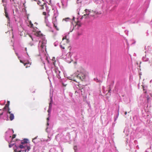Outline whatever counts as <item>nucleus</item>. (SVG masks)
Wrapping results in <instances>:
<instances>
[{"label": "nucleus", "mask_w": 152, "mask_h": 152, "mask_svg": "<svg viewBox=\"0 0 152 152\" xmlns=\"http://www.w3.org/2000/svg\"><path fill=\"white\" fill-rule=\"evenodd\" d=\"M34 0V1H37V0Z\"/></svg>", "instance_id": "3c124183"}, {"label": "nucleus", "mask_w": 152, "mask_h": 152, "mask_svg": "<svg viewBox=\"0 0 152 152\" xmlns=\"http://www.w3.org/2000/svg\"><path fill=\"white\" fill-rule=\"evenodd\" d=\"M66 37L65 38H63V39H66Z\"/></svg>", "instance_id": "603ef678"}, {"label": "nucleus", "mask_w": 152, "mask_h": 152, "mask_svg": "<svg viewBox=\"0 0 152 152\" xmlns=\"http://www.w3.org/2000/svg\"><path fill=\"white\" fill-rule=\"evenodd\" d=\"M58 41H56L54 43V45L55 46H57L58 45Z\"/></svg>", "instance_id": "a878e982"}, {"label": "nucleus", "mask_w": 152, "mask_h": 152, "mask_svg": "<svg viewBox=\"0 0 152 152\" xmlns=\"http://www.w3.org/2000/svg\"><path fill=\"white\" fill-rule=\"evenodd\" d=\"M29 44L31 46H32V45H34V44L33 43H32L31 42Z\"/></svg>", "instance_id": "ea45409f"}, {"label": "nucleus", "mask_w": 152, "mask_h": 152, "mask_svg": "<svg viewBox=\"0 0 152 152\" xmlns=\"http://www.w3.org/2000/svg\"><path fill=\"white\" fill-rule=\"evenodd\" d=\"M111 91V89H109L108 90V92H110Z\"/></svg>", "instance_id": "de8ad7c7"}, {"label": "nucleus", "mask_w": 152, "mask_h": 152, "mask_svg": "<svg viewBox=\"0 0 152 152\" xmlns=\"http://www.w3.org/2000/svg\"><path fill=\"white\" fill-rule=\"evenodd\" d=\"M3 114V113H1V114H0V116L1 115H2Z\"/></svg>", "instance_id": "09e8293b"}, {"label": "nucleus", "mask_w": 152, "mask_h": 152, "mask_svg": "<svg viewBox=\"0 0 152 152\" xmlns=\"http://www.w3.org/2000/svg\"><path fill=\"white\" fill-rule=\"evenodd\" d=\"M43 14L44 15H45V16H46V14H47V13L46 12H43Z\"/></svg>", "instance_id": "e433bc0d"}, {"label": "nucleus", "mask_w": 152, "mask_h": 152, "mask_svg": "<svg viewBox=\"0 0 152 152\" xmlns=\"http://www.w3.org/2000/svg\"><path fill=\"white\" fill-rule=\"evenodd\" d=\"M148 149H147V150L145 151V152H149V151H148Z\"/></svg>", "instance_id": "a18cd8bd"}, {"label": "nucleus", "mask_w": 152, "mask_h": 152, "mask_svg": "<svg viewBox=\"0 0 152 152\" xmlns=\"http://www.w3.org/2000/svg\"><path fill=\"white\" fill-rule=\"evenodd\" d=\"M70 19L69 18H66L65 19H63V20H64L65 21H68L69 20H70Z\"/></svg>", "instance_id": "bb28decb"}, {"label": "nucleus", "mask_w": 152, "mask_h": 152, "mask_svg": "<svg viewBox=\"0 0 152 152\" xmlns=\"http://www.w3.org/2000/svg\"><path fill=\"white\" fill-rule=\"evenodd\" d=\"M9 115V118L10 121H12L14 118V115L13 114L11 113V112H9L8 114Z\"/></svg>", "instance_id": "2eb2a0df"}, {"label": "nucleus", "mask_w": 152, "mask_h": 152, "mask_svg": "<svg viewBox=\"0 0 152 152\" xmlns=\"http://www.w3.org/2000/svg\"><path fill=\"white\" fill-rule=\"evenodd\" d=\"M8 115H7V117H6V118H7V119H6L7 120H8Z\"/></svg>", "instance_id": "79ce46f5"}, {"label": "nucleus", "mask_w": 152, "mask_h": 152, "mask_svg": "<svg viewBox=\"0 0 152 152\" xmlns=\"http://www.w3.org/2000/svg\"><path fill=\"white\" fill-rule=\"evenodd\" d=\"M46 9L47 10L48 9V8L46 6Z\"/></svg>", "instance_id": "c03bdc74"}, {"label": "nucleus", "mask_w": 152, "mask_h": 152, "mask_svg": "<svg viewBox=\"0 0 152 152\" xmlns=\"http://www.w3.org/2000/svg\"><path fill=\"white\" fill-rule=\"evenodd\" d=\"M45 23L46 26L48 27H50V24L49 22L48 19V17L46 16H45Z\"/></svg>", "instance_id": "4468645a"}, {"label": "nucleus", "mask_w": 152, "mask_h": 152, "mask_svg": "<svg viewBox=\"0 0 152 152\" xmlns=\"http://www.w3.org/2000/svg\"><path fill=\"white\" fill-rule=\"evenodd\" d=\"M87 77V73L84 71L79 72L78 71L70 76L67 77V79L73 80L77 82V79H79L82 81H85Z\"/></svg>", "instance_id": "f03ea898"}, {"label": "nucleus", "mask_w": 152, "mask_h": 152, "mask_svg": "<svg viewBox=\"0 0 152 152\" xmlns=\"http://www.w3.org/2000/svg\"><path fill=\"white\" fill-rule=\"evenodd\" d=\"M124 132L126 136H128L129 134V131L128 127L125 128Z\"/></svg>", "instance_id": "dca6fc26"}, {"label": "nucleus", "mask_w": 152, "mask_h": 152, "mask_svg": "<svg viewBox=\"0 0 152 152\" xmlns=\"http://www.w3.org/2000/svg\"><path fill=\"white\" fill-rule=\"evenodd\" d=\"M74 150H75V152H76V151L77 150V146H75L74 148Z\"/></svg>", "instance_id": "2f4dec72"}, {"label": "nucleus", "mask_w": 152, "mask_h": 152, "mask_svg": "<svg viewBox=\"0 0 152 152\" xmlns=\"http://www.w3.org/2000/svg\"><path fill=\"white\" fill-rule=\"evenodd\" d=\"M81 2H82L81 0H77V4H79L80 6L81 5Z\"/></svg>", "instance_id": "393cba45"}, {"label": "nucleus", "mask_w": 152, "mask_h": 152, "mask_svg": "<svg viewBox=\"0 0 152 152\" xmlns=\"http://www.w3.org/2000/svg\"><path fill=\"white\" fill-rule=\"evenodd\" d=\"M50 102L49 103V108L48 110V115H49L50 113L51 112V109H52V104L53 103V100L52 96H51V95H50Z\"/></svg>", "instance_id": "9d476101"}, {"label": "nucleus", "mask_w": 152, "mask_h": 152, "mask_svg": "<svg viewBox=\"0 0 152 152\" xmlns=\"http://www.w3.org/2000/svg\"><path fill=\"white\" fill-rule=\"evenodd\" d=\"M141 112L142 116L145 119L150 118L152 117L150 112L148 111L146 112L145 109H144V108L141 109Z\"/></svg>", "instance_id": "0eeeda50"}, {"label": "nucleus", "mask_w": 152, "mask_h": 152, "mask_svg": "<svg viewBox=\"0 0 152 152\" xmlns=\"http://www.w3.org/2000/svg\"><path fill=\"white\" fill-rule=\"evenodd\" d=\"M127 114V112H125V115H126Z\"/></svg>", "instance_id": "49530a36"}, {"label": "nucleus", "mask_w": 152, "mask_h": 152, "mask_svg": "<svg viewBox=\"0 0 152 152\" xmlns=\"http://www.w3.org/2000/svg\"><path fill=\"white\" fill-rule=\"evenodd\" d=\"M14 133V131L12 129H9L6 132V140L8 142L11 141V142L13 141V139L16 136L15 134H13Z\"/></svg>", "instance_id": "20e7f679"}, {"label": "nucleus", "mask_w": 152, "mask_h": 152, "mask_svg": "<svg viewBox=\"0 0 152 152\" xmlns=\"http://www.w3.org/2000/svg\"><path fill=\"white\" fill-rule=\"evenodd\" d=\"M150 82L151 83H152V79L150 81Z\"/></svg>", "instance_id": "8fccbe9b"}, {"label": "nucleus", "mask_w": 152, "mask_h": 152, "mask_svg": "<svg viewBox=\"0 0 152 152\" xmlns=\"http://www.w3.org/2000/svg\"><path fill=\"white\" fill-rule=\"evenodd\" d=\"M35 92V91H33V93H34Z\"/></svg>", "instance_id": "4d7b16f0"}, {"label": "nucleus", "mask_w": 152, "mask_h": 152, "mask_svg": "<svg viewBox=\"0 0 152 152\" xmlns=\"http://www.w3.org/2000/svg\"><path fill=\"white\" fill-rule=\"evenodd\" d=\"M119 112V109L118 108V113L117 114V115H116V116H115V117H117V118H118V116Z\"/></svg>", "instance_id": "cd10ccee"}, {"label": "nucleus", "mask_w": 152, "mask_h": 152, "mask_svg": "<svg viewBox=\"0 0 152 152\" xmlns=\"http://www.w3.org/2000/svg\"><path fill=\"white\" fill-rule=\"evenodd\" d=\"M38 30L37 27L33 28V32L32 34L29 36L32 41L34 42H36L38 40L40 39L38 45L39 55L41 57L42 61L44 65L46 72L48 75L52 76L53 79L58 78L60 80L62 86L65 87L67 84L64 82H66L67 79L61 78V72L55 65V58L53 57L52 59H51L49 57H48V55L47 53L46 48L47 40L45 36Z\"/></svg>", "instance_id": "f257e3e1"}, {"label": "nucleus", "mask_w": 152, "mask_h": 152, "mask_svg": "<svg viewBox=\"0 0 152 152\" xmlns=\"http://www.w3.org/2000/svg\"><path fill=\"white\" fill-rule=\"evenodd\" d=\"M85 11L86 13V15H88L89 14V12H90V11L87 9H86L85 10Z\"/></svg>", "instance_id": "b1692460"}, {"label": "nucleus", "mask_w": 152, "mask_h": 152, "mask_svg": "<svg viewBox=\"0 0 152 152\" xmlns=\"http://www.w3.org/2000/svg\"><path fill=\"white\" fill-rule=\"evenodd\" d=\"M10 0V1H11V0ZM12 0V1H14V0Z\"/></svg>", "instance_id": "864d4df0"}, {"label": "nucleus", "mask_w": 152, "mask_h": 152, "mask_svg": "<svg viewBox=\"0 0 152 152\" xmlns=\"http://www.w3.org/2000/svg\"><path fill=\"white\" fill-rule=\"evenodd\" d=\"M41 2L39 1H38L37 4L39 5L40 6H42L43 7V6L42 5H41Z\"/></svg>", "instance_id": "c756f323"}, {"label": "nucleus", "mask_w": 152, "mask_h": 152, "mask_svg": "<svg viewBox=\"0 0 152 152\" xmlns=\"http://www.w3.org/2000/svg\"><path fill=\"white\" fill-rule=\"evenodd\" d=\"M61 2L62 5V8H65L67 6V3L64 0H61Z\"/></svg>", "instance_id": "ddd939ff"}, {"label": "nucleus", "mask_w": 152, "mask_h": 152, "mask_svg": "<svg viewBox=\"0 0 152 152\" xmlns=\"http://www.w3.org/2000/svg\"><path fill=\"white\" fill-rule=\"evenodd\" d=\"M142 60L143 61L147 62L148 61L149 58L146 57V56L145 55L142 57Z\"/></svg>", "instance_id": "f3484780"}, {"label": "nucleus", "mask_w": 152, "mask_h": 152, "mask_svg": "<svg viewBox=\"0 0 152 152\" xmlns=\"http://www.w3.org/2000/svg\"><path fill=\"white\" fill-rule=\"evenodd\" d=\"M60 47L61 48H62L63 49H64V47H63V46L61 45H60Z\"/></svg>", "instance_id": "c9c22d12"}, {"label": "nucleus", "mask_w": 152, "mask_h": 152, "mask_svg": "<svg viewBox=\"0 0 152 152\" xmlns=\"http://www.w3.org/2000/svg\"><path fill=\"white\" fill-rule=\"evenodd\" d=\"M8 1L7 0H2V2L3 3L6 2L7 3Z\"/></svg>", "instance_id": "f704fd0d"}, {"label": "nucleus", "mask_w": 152, "mask_h": 152, "mask_svg": "<svg viewBox=\"0 0 152 152\" xmlns=\"http://www.w3.org/2000/svg\"><path fill=\"white\" fill-rule=\"evenodd\" d=\"M108 123H109V122H107V124H108Z\"/></svg>", "instance_id": "5fc2aeb1"}, {"label": "nucleus", "mask_w": 152, "mask_h": 152, "mask_svg": "<svg viewBox=\"0 0 152 152\" xmlns=\"http://www.w3.org/2000/svg\"><path fill=\"white\" fill-rule=\"evenodd\" d=\"M132 121L134 124V125H137L141 122L142 121L140 119L139 116L135 115L133 117Z\"/></svg>", "instance_id": "1a4fd4ad"}, {"label": "nucleus", "mask_w": 152, "mask_h": 152, "mask_svg": "<svg viewBox=\"0 0 152 152\" xmlns=\"http://www.w3.org/2000/svg\"><path fill=\"white\" fill-rule=\"evenodd\" d=\"M15 144H15H16V143H13V144H10L9 145V147L10 148H11L12 147L13 145H14Z\"/></svg>", "instance_id": "c85d7f7f"}, {"label": "nucleus", "mask_w": 152, "mask_h": 152, "mask_svg": "<svg viewBox=\"0 0 152 152\" xmlns=\"http://www.w3.org/2000/svg\"><path fill=\"white\" fill-rule=\"evenodd\" d=\"M37 137V136H36L32 140V142L35 144H36L37 142V141L36 140Z\"/></svg>", "instance_id": "6ab92c4d"}, {"label": "nucleus", "mask_w": 152, "mask_h": 152, "mask_svg": "<svg viewBox=\"0 0 152 152\" xmlns=\"http://www.w3.org/2000/svg\"><path fill=\"white\" fill-rule=\"evenodd\" d=\"M58 11L57 10H54V17L56 18L58 15Z\"/></svg>", "instance_id": "a211bd4d"}, {"label": "nucleus", "mask_w": 152, "mask_h": 152, "mask_svg": "<svg viewBox=\"0 0 152 152\" xmlns=\"http://www.w3.org/2000/svg\"><path fill=\"white\" fill-rule=\"evenodd\" d=\"M12 12H13V15H15L14 14V10H15V12L16 13H17L18 12V9L17 8V6L15 4V3L14 4H13V7H12Z\"/></svg>", "instance_id": "f8f14e48"}, {"label": "nucleus", "mask_w": 152, "mask_h": 152, "mask_svg": "<svg viewBox=\"0 0 152 152\" xmlns=\"http://www.w3.org/2000/svg\"><path fill=\"white\" fill-rule=\"evenodd\" d=\"M5 110H6L7 111V114L9 113V112H11L10 111V108L9 107H8V106H7V107H6V108H5Z\"/></svg>", "instance_id": "aec40b11"}, {"label": "nucleus", "mask_w": 152, "mask_h": 152, "mask_svg": "<svg viewBox=\"0 0 152 152\" xmlns=\"http://www.w3.org/2000/svg\"><path fill=\"white\" fill-rule=\"evenodd\" d=\"M80 91V90H78L77 91H75V93H78Z\"/></svg>", "instance_id": "a19ab883"}, {"label": "nucleus", "mask_w": 152, "mask_h": 152, "mask_svg": "<svg viewBox=\"0 0 152 152\" xmlns=\"http://www.w3.org/2000/svg\"><path fill=\"white\" fill-rule=\"evenodd\" d=\"M61 134H58L56 136L55 139L57 140H59V139L60 138V136L61 135Z\"/></svg>", "instance_id": "412c9836"}, {"label": "nucleus", "mask_w": 152, "mask_h": 152, "mask_svg": "<svg viewBox=\"0 0 152 152\" xmlns=\"http://www.w3.org/2000/svg\"><path fill=\"white\" fill-rule=\"evenodd\" d=\"M53 24L54 27L57 30H58V29L57 27V26L56 25V23L54 21H53Z\"/></svg>", "instance_id": "4be33fe9"}, {"label": "nucleus", "mask_w": 152, "mask_h": 152, "mask_svg": "<svg viewBox=\"0 0 152 152\" xmlns=\"http://www.w3.org/2000/svg\"><path fill=\"white\" fill-rule=\"evenodd\" d=\"M66 61L69 63H70L71 61V60L70 58H67L66 59Z\"/></svg>", "instance_id": "5701e85b"}, {"label": "nucleus", "mask_w": 152, "mask_h": 152, "mask_svg": "<svg viewBox=\"0 0 152 152\" xmlns=\"http://www.w3.org/2000/svg\"><path fill=\"white\" fill-rule=\"evenodd\" d=\"M29 24L31 26V27H33V24L31 23V21L29 22Z\"/></svg>", "instance_id": "7c9ffc66"}, {"label": "nucleus", "mask_w": 152, "mask_h": 152, "mask_svg": "<svg viewBox=\"0 0 152 152\" xmlns=\"http://www.w3.org/2000/svg\"><path fill=\"white\" fill-rule=\"evenodd\" d=\"M94 13H95L96 14H99V12H97L96 11H94Z\"/></svg>", "instance_id": "4c0bfd02"}, {"label": "nucleus", "mask_w": 152, "mask_h": 152, "mask_svg": "<svg viewBox=\"0 0 152 152\" xmlns=\"http://www.w3.org/2000/svg\"><path fill=\"white\" fill-rule=\"evenodd\" d=\"M117 118L116 117H114V121H115L117 120Z\"/></svg>", "instance_id": "58836bf2"}, {"label": "nucleus", "mask_w": 152, "mask_h": 152, "mask_svg": "<svg viewBox=\"0 0 152 152\" xmlns=\"http://www.w3.org/2000/svg\"><path fill=\"white\" fill-rule=\"evenodd\" d=\"M56 5L57 6H58L59 8H61V6L60 5L59 3H58L56 4Z\"/></svg>", "instance_id": "473e14b6"}, {"label": "nucleus", "mask_w": 152, "mask_h": 152, "mask_svg": "<svg viewBox=\"0 0 152 152\" xmlns=\"http://www.w3.org/2000/svg\"><path fill=\"white\" fill-rule=\"evenodd\" d=\"M22 50H24L26 52V60H23L21 58V57L20 56H19L18 53L16 52V51L15 50V53L16 55L18 56V59L20 60V62L24 64V66H26V64H29V65H31V64L30 62L29 61V59H30L29 58V55L28 54V53H27V49L26 48H23L22 49Z\"/></svg>", "instance_id": "39448f33"}, {"label": "nucleus", "mask_w": 152, "mask_h": 152, "mask_svg": "<svg viewBox=\"0 0 152 152\" xmlns=\"http://www.w3.org/2000/svg\"><path fill=\"white\" fill-rule=\"evenodd\" d=\"M49 117L47 118V127L46 129V131L48 133V139L47 140V141H50L51 139V137L53 136V130L52 129V127L51 126H49Z\"/></svg>", "instance_id": "423d86ee"}, {"label": "nucleus", "mask_w": 152, "mask_h": 152, "mask_svg": "<svg viewBox=\"0 0 152 152\" xmlns=\"http://www.w3.org/2000/svg\"><path fill=\"white\" fill-rule=\"evenodd\" d=\"M3 6L4 7V12H5V15L6 17L8 19V22L10 20V18L7 12V8L6 7V4H3Z\"/></svg>", "instance_id": "9b49d317"}, {"label": "nucleus", "mask_w": 152, "mask_h": 152, "mask_svg": "<svg viewBox=\"0 0 152 152\" xmlns=\"http://www.w3.org/2000/svg\"><path fill=\"white\" fill-rule=\"evenodd\" d=\"M28 141V139H24L20 141L21 144L19 145L15 144V146L17 149L15 150V152H28L31 149L30 147L26 145Z\"/></svg>", "instance_id": "7ed1b4c3"}, {"label": "nucleus", "mask_w": 152, "mask_h": 152, "mask_svg": "<svg viewBox=\"0 0 152 152\" xmlns=\"http://www.w3.org/2000/svg\"><path fill=\"white\" fill-rule=\"evenodd\" d=\"M144 102L143 103L144 107H146L147 108L150 107V98L148 97L144 98Z\"/></svg>", "instance_id": "6e6552de"}, {"label": "nucleus", "mask_w": 152, "mask_h": 152, "mask_svg": "<svg viewBox=\"0 0 152 152\" xmlns=\"http://www.w3.org/2000/svg\"><path fill=\"white\" fill-rule=\"evenodd\" d=\"M125 33L127 35H128V31L127 30H125Z\"/></svg>", "instance_id": "72a5a7b5"}, {"label": "nucleus", "mask_w": 152, "mask_h": 152, "mask_svg": "<svg viewBox=\"0 0 152 152\" xmlns=\"http://www.w3.org/2000/svg\"><path fill=\"white\" fill-rule=\"evenodd\" d=\"M75 18L74 17H73V19H72L73 20H75Z\"/></svg>", "instance_id": "37998d69"}, {"label": "nucleus", "mask_w": 152, "mask_h": 152, "mask_svg": "<svg viewBox=\"0 0 152 152\" xmlns=\"http://www.w3.org/2000/svg\"><path fill=\"white\" fill-rule=\"evenodd\" d=\"M13 37H14V35H13V34L12 37H13Z\"/></svg>", "instance_id": "6e6d98bb"}]
</instances>
